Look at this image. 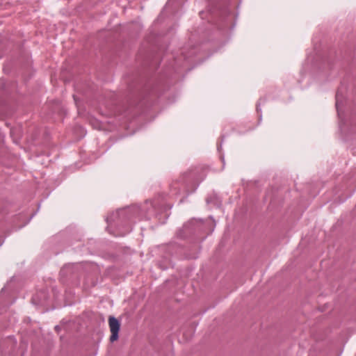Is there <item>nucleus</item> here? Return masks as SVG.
I'll list each match as a JSON object with an SVG mask.
<instances>
[{"instance_id":"f03ea898","label":"nucleus","mask_w":356,"mask_h":356,"mask_svg":"<svg viewBox=\"0 0 356 356\" xmlns=\"http://www.w3.org/2000/svg\"><path fill=\"white\" fill-rule=\"evenodd\" d=\"M339 93H337L336 95V107H337V111H339Z\"/></svg>"},{"instance_id":"f257e3e1","label":"nucleus","mask_w":356,"mask_h":356,"mask_svg":"<svg viewBox=\"0 0 356 356\" xmlns=\"http://www.w3.org/2000/svg\"><path fill=\"white\" fill-rule=\"evenodd\" d=\"M109 327L111 332L110 341L113 342L118 339V332L120 330V323L114 316H110L108 319Z\"/></svg>"},{"instance_id":"7ed1b4c3","label":"nucleus","mask_w":356,"mask_h":356,"mask_svg":"<svg viewBox=\"0 0 356 356\" xmlns=\"http://www.w3.org/2000/svg\"><path fill=\"white\" fill-rule=\"evenodd\" d=\"M106 221H107V222L109 224V223H111V218H106Z\"/></svg>"}]
</instances>
